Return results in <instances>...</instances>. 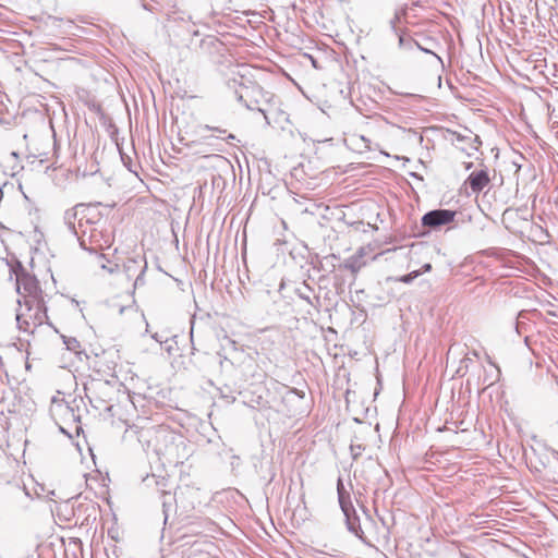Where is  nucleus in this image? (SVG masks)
Returning a JSON list of instances; mask_svg holds the SVG:
<instances>
[{
	"label": "nucleus",
	"mask_w": 558,
	"mask_h": 558,
	"mask_svg": "<svg viewBox=\"0 0 558 558\" xmlns=\"http://www.w3.org/2000/svg\"><path fill=\"white\" fill-rule=\"evenodd\" d=\"M17 304L15 319L20 330L33 333L36 327L41 326L48 319L45 301L23 304L19 299Z\"/></svg>",
	"instance_id": "obj_1"
},
{
	"label": "nucleus",
	"mask_w": 558,
	"mask_h": 558,
	"mask_svg": "<svg viewBox=\"0 0 558 558\" xmlns=\"http://www.w3.org/2000/svg\"><path fill=\"white\" fill-rule=\"evenodd\" d=\"M100 222L99 214L92 208L87 211V217L78 223V230L75 234L80 245L84 250H97L100 247L101 230L98 225Z\"/></svg>",
	"instance_id": "obj_2"
},
{
	"label": "nucleus",
	"mask_w": 558,
	"mask_h": 558,
	"mask_svg": "<svg viewBox=\"0 0 558 558\" xmlns=\"http://www.w3.org/2000/svg\"><path fill=\"white\" fill-rule=\"evenodd\" d=\"M14 272L16 276V291L21 295L23 304L44 301L38 280L35 276L28 274L20 262Z\"/></svg>",
	"instance_id": "obj_3"
},
{
	"label": "nucleus",
	"mask_w": 558,
	"mask_h": 558,
	"mask_svg": "<svg viewBox=\"0 0 558 558\" xmlns=\"http://www.w3.org/2000/svg\"><path fill=\"white\" fill-rule=\"evenodd\" d=\"M337 494H338V500L340 508L343 512V515L345 518V524L348 530L353 533L356 537L364 541V533L360 524V518L356 514V511L351 502V495L345 489L343 485V481L341 477H338L337 480Z\"/></svg>",
	"instance_id": "obj_4"
},
{
	"label": "nucleus",
	"mask_w": 558,
	"mask_h": 558,
	"mask_svg": "<svg viewBox=\"0 0 558 558\" xmlns=\"http://www.w3.org/2000/svg\"><path fill=\"white\" fill-rule=\"evenodd\" d=\"M457 213L451 209H433L423 215L421 222L423 227L437 230L454 220Z\"/></svg>",
	"instance_id": "obj_5"
},
{
	"label": "nucleus",
	"mask_w": 558,
	"mask_h": 558,
	"mask_svg": "<svg viewBox=\"0 0 558 558\" xmlns=\"http://www.w3.org/2000/svg\"><path fill=\"white\" fill-rule=\"evenodd\" d=\"M87 211H90L89 206L78 204L64 213V222L74 235L78 230V223L87 217Z\"/></svg>",
	"instance_id": "obj_6"
},
{
	"label": "nucleus",
	"mask_w": 558,
	"mask_h": 558,
	"mask_svg": "<svg viewBox=\"0 0 558 558\" xmlns=\"http://www.w3.org/2000/svg\"><path fill=\"white\" fill-rule=\"evenodd\" d=\"M488 172L485 169L472 172L468 178V183L473 193H480L489 183Z\"/></svg>",
	"instance_id": "obj_7"
},
{
	"label": "nucleus",
	"mask_w": 558,
	"mask_h": 558,
	"mask_svg": "<svg viewBox=\"0 0 558 558\" xmlns=\"http://www.w3.org/2000/svg\"><path fill=\"white\" fill-rule=\"evenodd\" d=\"M144 482L146 486L151 487L155 486L158 490H160V498L162 501V506L166 507L167 504L172 499L171 494L163 488L166 487L167 480L162 476H156L155 474L147 476Z\"/></svg>",
	"instance_id": "obj_8"
},
{
	"label": "nucleus",
	"mask_w": 558,
	"mask_h": 558,
	"mask_svg": "<svg viewBox=\"0 0 558 558\" xmlns=\"http://www.w3.org/2000/svg\"><path fill=\"white\" fill-rule=\"evenodd\" d=\"M295 294L311 306L317 308L320 305L319 296L315 295L313 288L303 281L294 290Z\"/></svg>",
	"instance_id": "obj_9"
},
{
	"label": "nucleus",
	"mask_w": 558,
	"mask_h": 558,
	"mask_svg": "<svg viewBox=\"0 0 558 558\" xmlns=\"http://www.w3.org/2000/svg\"><path fill=\"white\" fill-rule=\"evenodd\" d=\"M166 438H169L170 441L166 446L165 450L158 449L157 452L163 454L169 462L178 463L181 459L178 450L181 445H183V440L179 438V442H177V438L173 435H167Z\"/></svg>",
	"instance_id": "obj_10"
},
{
	"label": "nucleus",
	"mask_w": 558,
	"mask_h": 558,
	"mask_svg": "<svg viewBox=\"0 0 558 558\" xmlns=\"http://www.w3.org/2000/svg\"><path fill=\"white\" fill-rule=\"evenodd\" d=\"M364 252L365 250L361 247L354 255L350 256L344 262V268L349 269L353 275H356L366 265L363 259Z\"/></svg>",
	"instance_id": "obj_11"
},
{
	"label": "nucleus",
	"mask_w": 558,
	"mask_h": 558,
	"mask_svg": "<svg viewBox=\"0 0 558 558\" xmlns=\"http://www.w3.org/2000/svg\"><path fill=\"white\" fill-rule=\"evenodd\" d=\"M203 129L208 130V131L217 132L219 134L217 137L218 138H225L228 143H230L231 141L236 140L234 134L227 133V130L218 128V126H211V125L206 124V125L203 126Z\"/></svg>",
	"instance_id": "obj_12"
},
{
	"label": "nucleus",
	"mask_w": 558,
	"mask_h": 558,
	"mask_svg": "<svg viewBox=\"0 0 558 558\" xmlns=\"http://www.w3.org/2000/svg\"><path fill=\"white\" fill-rule=\"evenodd\" d=\"M235 97L239 101L243 102L245 105V107L248 109V110H258L260 113H263L265 120H266V123L269 124L270 122L268 121V117L266 116V111L259 107H256L254 106V104L252 102H247L245 99H244V95L242 92H239V90H235Z\"/></svg>",
	"instance_id": "obj_13"
},
{
	"label": "nucleus",
	"mask_w": 558,
	"mask_h": 558,
	"mask_svg": "<svg viewBox=\"0 0 558 558\" xmlns=\"http://www.w3.org/2000/svg\"><path fill=\"white\" fill-rule=\"evenodd\" d=\"M456 141L457 142H470L471 148L474 150H477L480 145L482 144V142L477 135L472 137V136L457 134Z\"/></svg>",
	"instance_id": "obj_14"
},
{
	"label": "nucleus",
	"mask_w": 558,
	"mask_h": 558,
	"mask_svg": "<svg viewBox=\"0 0 558 558\" xmlns=\"http://www.w3.org/2000/svg\"><path fill=\"white\" fill-rule=\"evenodd\" d=\"M105 260L106 258L102 254H100L97 257V263L100 266V268L107 270L109 274H113L118 269V264L111 262H108V264H106Z\"/></svg>",
	"instance_id": "obj_15"
},
{
	"label": "nucleus",
	"mask_w": 558,
	"mask_h": 558,
	"mask_svg": "<svg viewBox=\"0 0 558 558\" xmlns=\"http://www.w3.org/2000/svg\"><path fill=\"white\" fill-rule=\"evenodd\" d=\"M422 274V271L420 270H413L404 276H401L398 280L403 282V283H411L414 279H416L420 275Z\"/></svg>",
	"instance_id": "obj_16"
},
{
	"label": "nucleus",
	"mask_w": 558,
	"mask_h": 558,
	"mask_svg": "<svg viewBox=\"0 0 558 558\" xmlns=\"http://www.w3.org/2000/svg\"><path fill=\"white\" fill-rule=\"evenodd\" d=\"M364 450L365 446L363 445H350V452L353 460H357V458L362 454Z\"/></svg>",
	"instance_id": "obj_17"
},
{
	"label": "nucleus",
	"mask_w": 558,
	"mask_h": 558,
	"mask_svg": "<svg viewBox=\"0 0 558 558\" xmlns=\"http://www.w3.org/2000/svg\"><path fill=\"white\" fill-rule=\"evenodd\" d=\"M64 344L66 345L68 350L74 352H77V349L81 347L80 342L75 338L64 339Z\"/></svg>",
	"instance_id": "obj_18"
},
{
	"label": "nucleus",
	"mask_w": 558,
	"mask_h": 558,
	"mask_svg": "<svg viewBox=\"0 0 558 558\" xmlns=\"http://www.w3.org/2000/svg\"><path fill=\"white\" fill-rule=\"evenodd\" d=\"M398 37H399V47L400 48H412V46H414V41L415 40H405L404 36L402 34H397Z\"/></svg>",
	"instance_id": "obj_19"
},
{
	"label": "nucleus",
	"mask_w": 558,
	"mask_h": 558,
	"mask_svg": "<svg viewBox=\"0 0 558 558\" xmlns=\"http://www.w3.org/2000/svg\"><path fill=\"white\" fill-rule=\"evenodd\" d=\"M414 46H416L421 51L425 52V53H430L433 54L438 61L442 62L441 61V58L436 54L434 51H432L430 49L426 48V47H423L422 45H420L417 41H414Z\"/></svg>",
	"instance_id": "obj_20"
},
{
	"label": "nucleus",
	"mask_w": 558,
	"mask_h": 558,
	"mask_svg": "<svg viewBox=\"0 0 558 558\" xmlns=\"http://www.w3.org/2000/svg\"><path fill=\"white\" fill-rule=\"evenodd\" d=\"M399 20H400V16H399V14H398V13H396V14H395V16H393V17L390 20V22H389V23H390V27H391V29H392L396 34H398V29H397V27H396V24H397V22H399Z\"/></svg>",
	"instance_id": "obj_21"
},
{
	"label": "nucleus",
	"mask_w": 558,
	"mask_h": 558,
	"mask_svg": "<svg viewBox=\"0 0 558 558\" xmlns=\"http://www.w3.org/2000/svg\"><path fill=\"white\" fill-rule=\"evenodd\" d=\"M525 315L524 312H520L519 315H518V318H517V325H515V329L517 331L520 333V325H521V322L520 319L523 318Z\"/></svg>",
	"instance_id": "obj_22"
},
{
	"label": "nucleus",
	"mask_w": 558,
	"mask_h": 558,
	"mask_svg": "<svg viewBox=\"0 0 558 558\" xmlns=\"http://www.w3.org/2000/svg\"><path fill=\"white\" fill-rule=\"evenodd\" d=\"M64 411L66 413H70L74 421H78V416H75L72 408H70L69 405H64Z\"/></svg>",
	"instance_id": "obj_23"
},
{
	"label": "nucleus",
	"mask_w": 558,
	"mask_h": 558,
	"mask_svg": "<svg viewBox=\"0 0 558 558\" xmlns=\"http://www.w3.org/2000/svg\"><path fill=\"white\" fill-rule=\"evenodd\" d=\"M306 57L310 59V61H311L312 65H313L315 69H320V66H319V65H318V63H317V60H316L313 56H311V54H306Z\"/></svg>",
	"instance_id": "obj_24"
},
{
	"label": "nucleus",
	"mask_w": 558,
	"mask_h": 558,
	"mask_svg": "<svg viewBox=\"0 0 558 558\" xmlns=\"http://www.w3.org/2000/svg\"><path fill=\"white\" fill-rule=\"evenodd\" d=\"M432 269V265L429 263H426L422 266V269L420 271L422 272H428Z\"/></svg>",
	"instance_id": "obj_25"
},
{
	"label": "nucleus",
	"mask_w": 558,
	"mask_h": 558,
	"mask_svg": "<svg viewBox=\"0 0 558 558\" xmlns=\"http://www.w3.org/2000/svg\"><path fill=\"white\" fill-rule=\"evenodd\" d=\"M153 338H154L157 342H159V343H162V342L165 341V340H163V337H162V336H160V335H159V333H157V332H156L155 335H153Z\"/></svg>",
	"instance_id": "obj_26"
},
{
	"label": "nucleus",
	"mask_w": 558,
	"mask_h": 558,
	"mask_svg": "<svg viewBox=\"0 0 558 558\" xmlns=\"http://www.w3.org/2000/svg\"><path fill=\"white\" fill-rule=\"evenodd\" d=\"M411 175L415 179L423 180V178L415 172H412Z\"/></svg>",
	"instance_id": "obj_27"
},
{
	"label": "nucleus",
	"mask_w": 558,
	"mask_h": 558,
	"mask_svg": "<svg viewBox=\"0 0 558 558\" xmlns=\"http://www.w3.org/2000/svg\"><path fill=\"white\" fill-rule=\"evenodd\" d=\"M472 166H473V162H468V163L465 165V169H466V170H470V169L472 168Z\"/></svg>",
	"instance_id": "obj_28"
},
{
	"label": "nucleus",
	"mask_w": 558,
	"mask_h": 558,
	"mask_svg": "<svg viewBox=\"0 0 558 558\" xmlns=\"http://www.w3.org/2000/svg\"><path fill=\"white\" fill-rule=\"evenodd\" d=\"M51 496H52V497H50V500H54L53 498H56V493H54V492H51Z\"/></svg>",
	"instance_id": "obj_29"
},
{
	"label": "nucleus",
	"mask_w": 558,
	"mask_h": 558,
	"mask_svg": "<svg viewBox=\"0 0 558 558\" xmlns=\"http://www.w3.org/2000/svg\"><path fill=\"white\" fill-rule=\"evenodd\" d=\"M51 496H52V497H50V500H54L53 498H56V493H54V492H51Z\"/></svg>",
	"instance_id": "obj_30"
},
{
	"label": "nucleus",
	"mask_w": 558,
	"mask_h": 558,
	"mask_svg": "<svg viewBox=\"0 0 558 558\" xmlns=\"http://www.w3.org/2000/svg\"><path fill=\"white\" fill-rule=\"evenodd\" d=\"M51 496H52V497H50V500H54L53 498H56V493H54V492H51Z\"/></svg>",
	"instance_id": "obj_31"
},
{
	"label": "nucleus",
	"mask_w": 558,
	"mask_h": 558,
	"mask_svg": "<svg viewBox=\"0 0 558 558\" xmlns=\"http://www.w3.org/2000/svg\"><path fill=\"white\" fill-rule=\"evenodd\" d=\"M99 386L107 387V383H98Z\"/></svg>",
	"instance_id": "obj_32"
},
{
	"label": "nucleus",
	"mask_w": 558,
	"mask_h": 558,
	"mask_svg": "<svg viewBox=\"0 0 558 558\" xmlns=\"http://www.w3.org/2000/svg\"><path fill=\"white\" fill-rule=\"evenodd\" d=\"M11 155H12L13 157L17 158V153L12 151V154H11Z\"/></svg>",
	"instance_id": "obj_33"
},
{
	"label": "nucleus",
	"mask_w": 558,
	"mask_h": 558,
	"mask_svg": "<svg viewBox=\"0 0 558 558\" xmlns=\"http://www.w3.org/2000/svg\"><path fill=\"white\" fill-rule=\"evenodd\" d=\"M2 196H3V191H2V189L0 187V199L2 198Z\"/></svg>",
	"instance_id": "obj_34"
},
{
	"label": "nucleus",
	"mask_w": 558,
	"mask_h": 558,
	"mask_svg": "<svg viewBox=\"0 0 558 558\" xmlns=\"http://www.w3.org/2000/svg\"><path fill=\"white\" fill-rule=\"evenodd\" d=\"M328 258H336V255L332 254V255L326 257V259H328Z\"/></svg>",
	"instance_id": "obj_35"
}]
</instances>
